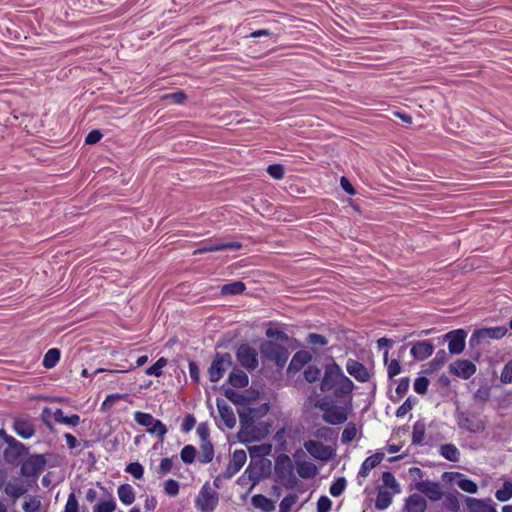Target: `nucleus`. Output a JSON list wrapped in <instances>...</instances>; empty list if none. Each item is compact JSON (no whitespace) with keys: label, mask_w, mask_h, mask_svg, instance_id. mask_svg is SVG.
Listing matches in <instances>:
<instances>
[{"label":"nucleus","mask_w":512,"mask_h":512,"mask_svg":"<svg viewBox=\"0 0 512 512\" xmlns=\"http://www.w3.org/2000/svg\"><path fill=\"white\" fill-rule=\"evenodd\" d=\"M354 388L353 381L337 363L328 364L320 382V390L326 395L315 406L326 413L324 416H346L352 406Z\"/></svg>","instance_id":"f257e3e1"},{"label":"nucleus","mask_w":512,"mask_h":512,"mask_svg":"<svg viewBox=\"0 0 512 512\" xmlns=\"http://www.w3.org/2000/svg\"><path fill=\"white\" fill-rule=\"evenodd\" d=\"M268 338H275L278 342L266 340L260 345V353L265 361L273 362L277 368L282 369L286 365L289 358L288 335L278 329L269 328L266 330Z\"/></svg>","instance_id":"f03ea898"},{"label":"nucleus","mask_w":512,"mask_h":512,"mask_svg":"<svg viewBox=\"0 0 512 512\" xmlns=\"http://www.w3.org/2000/svg\"><path fill=\"white\" fill-rule=\"evenodd\" d=\"M225 395L232 403L238 406L237 412L239 416H265L269 411L267 403H261L257 406L256 402L259 399L258 391L241 393L227 389Z\"/></svg>","instance_id":"7ed1b4c3"},{"label":"nucleus","mask_w":512,"mask_h":512,"mask_svg":"<svg viewBox=\"0 0 512 512\" xmlns=\"http://www.w3.org/2000/svg\"><path fill=\"white\" fill-rule=\"evenodd\" d=\"M240 437L243 441L251 442L261 440L269 434V424L261 418H240Z\"/></svg>","instance_id":"20e7f679"},{"label":"nucleus","mask_w":512,"mask_h":512,"mask_svg":"<svg viewBox=\"0 0 512 512\" xmlns=\"http://www.w3.org/2000/svg\"><path fill=\"white\" fill-rule=\"evenodd\" d=\"M236 359L239 364L248 371L255 370L259 365L257 350L247 343L238 346Z\"/></svg>","instance_id":"39448f33"},{"label":"nucleus","mask_w":512,"mask_h":512,"mask_svg":"<svg viewBox=\"0 0 512 512\" xmlns=\"http://www.w3.org/2000/svg\"><path fill=\"white\" fill-rule=\"evenodd\" d=\"M8 447L3 452L4 460L9 464H19L28 454L26 447L11 436L5 437Z\"/></svg>","instance_id":"423d86ee"},{"label":"nucleus","mask_w":512,"mask_h":512,"mask_svg":"<svg viewBox=\"0 0 512 512\" xmlns=\"http://www.w3.org/2000/svg\"><path fill=\"white\" fill-rule=\"evenodd\" d=\"M218 501V493L206 483L200 490L196 499V505L202 512H211L216 508Z\"/></svg>","instance_id":"0eeeda50"},{"label":"nucleus","mask_w":512,"mask_h":512,"mask_svg":"<svg viewBox=\"0 0 512 512\" xmlns=\"http://www.w3.org/2000/svg\"><path fill=\"white\" fill-rule=\"evenodd\" d=\"M231 364L232 357L229 353H217L208 369L209 380L211 382L219 381Z\"/></svg>","instance_id":"6e6552de"},{"label":"nucleus","mask_w":512,"mask_h":512,"mask_svg":"<svg viewBox=\"0 0 512 512\" xmlns=\"http://www.w3.org/2000/svg\"><path fill=\"white\" fill-rule=\"evenodd\" d=\"M275 473L281 480L294 482V467L292 460L286 454L279 455L275 460Z\"/></svg>","instance_id":"1a4fd4ad"},{"label":"nucleus","mask_w":512,"mask_h":512,"mask_svg":"<svg viewBox=\"0 0 512 512\" xmlns=\"http://www.w3.org/2000/svg\"><path fill=\"white\" fill-rule=\"evenodd\" d=\"M304 447L311 456L322 461H328L334 455V450L330 446H326L318 441H306Z\"/></svg>","instance_id":"9d476101"},{"label":"nucleus","mask_w":512,"mask_h":512,"mask_svg":"<svg viewBox=\"0 0 512 512\" xmlns=\"http://www.w3.org/2000/svg\"><path fill=\"white\" fill-rule=\"evenodd\" d=\"M467 333L463 329L448 332L445 338L448 340V349L451 354H460L465 349Z\"/></svg>","instance_id":"9b49d317"},{"label":"nucleus","mask_w":512,"mask_h":512,"mask_svg":"<svg viewBox=\"0 0 512 512\" xmlns=\"http://www.w3.org/2000/svg\"><path fill=\"white\" fill-rule=\"evenodd\" d=\"M347 372L358 382L365 383L370 380L371 374L365 365L355 359L349 358L346 362Z\"/></svg>","instance_id":"f8f14e48"},{"label":"nucleus","mask_w":512,"mask_h":512,"mask_svg":"<svg viewBox=\"0 0 512 512\" xmlns=\"http://www.w3.org/2000/svg\"><path fill=\"white\" fill-rule=\"evenodd\" d=\"M46 460L43 455L30 456L21 466V474L23 476H34L45 467Z\"/></svg>","instance_id":"ddd939ff"},{"label":"nucleus","mask_w":512,"mask_h":512,"mask_svg":"<svg viewBox=\"0 0 512 512\" xmlns=\"http://www.w3.org/2000/svg\"><path fill=\"white\" fill-rule=\"evenodd\" d=\"M246 459L247 456L244 450H235L226 470L223 472L224 479L232 478L244 466Z\"/></svg>","instance_id":"4468645a"},{"label":"nucleus","mask_w":512,"mask_h":512,"mask_svg":"<svg viewBox=\"0 0 512 512\" xmlns=\"http://www.w3.org/2000/svg\"><path fill=\"white\" fill-rule=\"evenodd\" d=\"M450 372L463 379H469L476 372V365L470 360L459 359L450 365Z\"/></svg>","instance_id":"2eb2a0df"},{"label":"nucleus","mask_w":512,"mask_h":512,"mask_svg":"<svg viewBox=\"0 0 512 512\" xmlns=\"http://www.w3.org/2000/svg\"><path fill=\"white\" fill-rule=\"evenodd\" d=\"M415 488L433 501H438L443 496L440 484L437 482L419 481L415 483Z\"/></svg>","instance_id":"dca6fc26"},{"label":"nucleus","mask_w":512,"mask_h":512,"mask_svg":"<svg viewBox=\"0 0 512 512\" xmlns=\"http://www.w3.org/2000/svg\"><path fill=\"white\" fill-rule=\"evenodd\" d=\"M242 247V243L238 241L214 242L202 245L194 251V254H203L208 252L221 251L225 249L237 250Z\"/></svg>","instance_id":"f3484780"},{"label":"nucleus","mask_w":512,"mask_h":512,"mask_svg":"<svg viewBox=\"0 0 512 512\" xmlns=\"http://www.w3.org/2000/svg\"><path fill=\"white\" fill-rule=\"evenodd\" d=\"M434 346L429 340L418 341L413 344L411 354L415 360L423 361L433 354Z\"/></svg>","instance_id":"a211bd4d"},{"label":"nucleus","mask_w":512,"mask_h":512,"mask_svg":"<svg viewBox=\"0 0 512 512\" xmlns=\"http://www.w3.org/2000/svg\"><path fill=\"white\" fill-rule=\"evenodd\" d=\"M136 420L140 425L146 426L149 433L155 434L161 440L167 432L166 426L154 418H136Z\"/></svg>","instance_id":"6ab92c4d"},{"label":"nucleus","mask_w":512,"mask_h":512,"mask_svg":"<svg viewBox=\"0 0 512 512\" xmlns=\"http://www.w3.org/2000/svg\"><path fill=\"white\" fill-rule=\"evenodd\" d=\"M469 512H497L491 500L484 501L472 497H465Z\"/></svg>","instance_id":"aec40b11"},{"label":"nucleus","mask_w":512,"mask_h":512,"mask_svg":"<svg viewBox=\"0 0 512 512\" xmlns=\"http://www.w3.org/2000/svg\"><path fill=\"white\" fill-rule=\"evenodd\" d=\"M426 508L427 502L420 494L414 493L405 501L404 509L406 512H425Z\"/></svg>","instance_id":"412c9836"},{"label":"nucleus","mask_w":512,"mask_h":512,"mask_svg":"<svg viewBox=\"0 0 512 512\" xmlns=\"http://www.w3.org/2000/svg\"><path fill=\"white\" fill-rule=\"evenodd\" d=\"M458 425L470 433H479L485 429V423L481 418H460Z\"/></svg>","instance_id":"4be33fe9"},{"label":"nucleus","mask_w":512,"mask_h":512,"mask_svg":"<svg viewBox=\"0 0 512 512\" xmlns=\"http://www.w3.org/2000/svg\"><path fill=\"white\" fill-rule=\"evenodd\" d=\"M383 458L384 453L382 452H377L374 455L366 458L365 461L362 463L358 476L365 478L371 469H373L374 467L381 463Z\"/></svg>","instance_id":"5701e85b"},{"label":"nucleus","mask_w":512,"mask_h":512,"mask_svg":"<svg viewBox=\"0 0 512 512\" xmlns=\"http://www.w3.org/2000/svg\"><path fill=\"white\" fill-rule=\"evenodd\" d=\"M450 480L454 481L459 488L468 493H475L477 491V485L470 479H467L461 473H453L450 476Z\"/></svg>","instance_id":"b1692460"},{"label":"nucleus","mask_w":512,"mask_h":512,"mask_svg":"<svg viewBox=\"0 0 512 512\" xmlns=\"http://www.w3.org/2000/svg\"><path fill=\"white\" fill-rule=\"evenodd\" d=\"M251 504L254 508L260 509L263 512H272L275 510L274 502L262 494L254 495L251 498Z\"/></svg>","instance_id":"393cba45"},{"label":"nucleus","mask_w":512,"mask_h":512,"mask_svg":"<svg viewBox=\"0 0 512 512\" xmlns=\"http://www.w3.org/2000/svg\"><path fill=\"white\" fill-rule=\"evenodd\" d=\"M13 426L16 433L23 438H30L34 434L33 426L24 418H16Z\"/></svg>","instance_id":"a878e982"},{"label":"nucleus","mask_w":512,"mask_h":512,"mask_svg":"<svg viewBox=\"0 0 512 512\" xmlns=\"http://www.w3.org/2000/svg\"><path fill=\"white\" fill-rule=\"evenodd\" d=\"M248 376L247 374L240 370V369H234L228 377V382L231 386L235 388H243L248 385Z\"/></svg>","instance_id":"bb28decb"},{"label":"nucleus","mask_w":512,"mask_h":512,"mask_svg":"<svg viewBox=\"0 0 512 512\" xmlns=\"http://www.w3.org/2000/svg\"><path fill=\"white\" fill-rule=\"evenodd\" d=\"M297 473L303 479H310L317 475L318 469L315 464L307 461L297 463Z\"/></svg>","instance_id":"cd10ccee"},{"label":"nucleus","mask_w":512,"mask_h":512,"mask_svg":"<svg viewBox=\"0 0 512 512\" xmlns=\"http://www.w3.org/2000/svg\"><path fill=\"white\" fill-rule=\"evenodd\" d=\"M311 360V355L307 351H298L292 357L289 364V370L299 371L305 364Z\"/></svg>","instance_id":"c85d7f7f"},{"label":"nucleus","mask_w":512,"mask_h":512,"mask_svg":"<svg viewBox=\"0 0 512 512\" xmlns=\"http://www.w3.org/2000/svg\"><path fill=\"white\" fill-rule=\"evenodd\" d=\"M439 453L442 457L451 462H458L460 460V452L454 444L441 445Z\"/></svg>","instance_id":"c756f323"},{"label":"nucleus","mask_w":512,"mask_h":512,"mask_svg":"<svg viewBox=\"0 0 512 512\" xmlns=\"http://www.w3.org/2000/svg\"><path fill=\"white\" fill-rule=\"evenodd\" d=\"M118 496L121 502L125 505H130L135 500V493L131 485L122 484L118 487Z\"/></svg>","instance_id":"7c9ffc66"},{"label":"nucleus","mask_w":512,"mask_h":512,"mask_svg":"<svg viewBox=\"0 0 512 512\" xmlns=\"http://www.w3.org/2000/svg\"><path fill=\"white\" fill-rule=\"evenodd\" d=\"M5 493L13 500L18 499L27 492V488L22 483L8 482L5 485Z\"/></svg>","instance_id":"2f4dec72"},{"label":"nucleus","mask_w":512,"mask_h":512,"mask_svg":"<svg viewBox=\"0 0 512 512\" xmlns=\"http://www.w3.org/2000/svg\"><path fill=\"white\" fill-rule=\"evenodd\" d=\"M60 357V350L58 348H51L45 353L42 364L45 368L51 369L57 365Z\"/></svg>","instance_id":"473e14b6"},{"label":"nucleus","mask_w":512,"mask_h":512,"mask_svg":"<svg viewBox=\"0 0 512 512\" xmlns=\"http://www.w3.org/2000/svg\"><path fill=\"white\" fill-rule=\"evenodd\" d=\"M246 289L245 283L242 281H233L221 287V294L223 295H239Z\"/></svg>","instance_id":"72a5a7b5"},{"label":"nucleus","mask_w":512,"mask_h":512,"mask_svg":"<svg viewBox=\"0 0 512 512\" xmlns=\"http://www.w3.org/2000/svg\"><path fill=\"white\" fill-rule=\"evenodd\" d=\"M392 502V495L390 492L379 488L377 498L375 501V507L378 510L386 509Z\"/></svg>","instance_id":"f704fd0d"},{"label":"nucleus","mask_w":512,"mask_h":512,"mask_svg":"<svg viewBox=\"0 0 512 512\" xmlns=\"http://www.w3.org/2000/svg\"><path fill=\"white\" fill-rule=\"evenodd\" d=\"M122 402H126V398L124 395H108L101 405V410L103 412H107L110 408H112L115 405H120Z\"/></svg>","instance_id":"c9c22d12"},{"label":"nucleus","mask_w":512,"mask_h":512,"mask_svg":"<svg viewBox=\"0 0 512 512\" xmlns=\"http://www.w3.org/2000/svg\"><path fill=\"white\" fill-rule=\"evenodd\" d=\"M272 450L271 445L269 444H261L257 446H253L249 448L251 460H257L260 457H265L266 455L270 454Z\"/></svg>","instance_id":"e433bc0d"},{"label":"nucleus","mask_w":512,"mask_h":512,"mask_svg":"<svg viewBox=\"0 0 512 512\" xmlns=\"http://www.w3.org/2000/svg\"><path fill=\"white\" fill-rule=\"evenodd\" d=\"M245 473L247 474L248 476V481L251 482V486L249 488V491H251L254 486L256 484H258V482L264 478L263 477V473L262 472H259L257 470V467H255L251 462L249 464V466L247 467V469L245 470Z\"/></svg>","instance_id":"4c0bfd02"},{"label":"nucleus","mask_w":512,"mask_h":512,"mask_svg":"<svg viewBox=\"0 0 512 512\" xmlns=\"http://www.w3.org/2000/svg\"><path fill=\"white\" fill-rule=\"evenodd\" d=\"M168 361L165 357H160L152 366L148 367L145 371L147 375L159 377L163 374V368L167 365Z\"/></svg>","instance_id":"58836bf2"},{"label":"nucleus","mask_w":512,"mask_h":512,"mask_svg":"<svg viewBox=\"0 0 512 512\" xmlns=\"http://www.w3.org/2000/svg\"><path fill=\"white\" fill-rule=\"evenodd\" d=\"M251 463L257 467V470L259 472H262L263 473V477H266L270 474V471H271V466H272V463H271V460L265 458V457H260L259 459L257 460H251Z\"/></svg>","instance_id":"ea45409f"},{"label":"nucleus","mask_w":512,"mask_h":512,"mask_svg":"<svg viewBox=\"0 0 512 512\" xmlns=\"http://www.w3.org/2000/svg\"><path fill=\"white\" fill-rule=\"evenodd\" d=\"M214 455L213 446L210 442H203L201 445V453L199 456V461L201 463H209L212 461Z\"/></svg>","instance_id":"a19ab883"},{"label":"nucleus","mask_w":512,"mask_h":512,"mask_svg":"<svg viewBox=\"0 0 512 512\" xmlns=\"http://www.w3.org/2000/svg\"><path fill=\"white\" fill-rule=\"evenodd\" d=\"M425 424L422 421H417L413 427L412 442L414 444H421L424 440Z\"/></svg>","instance_id":"79ce46f5"},{"label":"nucleus","mask_w":512,"mask_h":512,"mask_svg":"<svg viewBox=\"0 0 512 512\" xmlns=\"http://www.w3.org/2000/svg\"><path fill=\"white\" fill-rule=\"evenodd\" d=\"M298 501V496L296 494H289L285 496L279 505V512H291L292 507Z\"/></svg>","instance_id":"37998d69"},{"label":"nucleus","mask_w":512,"mask_h":512,"mask_svg":"<svg viewBox=\"0 0 512 512\" xmlns=\"http://www.w3.org/2000/svg\"><path fill=\"white\" fill-rule=\"evenodd\" d=\"M488 336L486 335L485 328L477 329L473 332L470 337L469 343L473 346H478L486 341H488Z\"/></svg>","instance_id":"c03bdc74"},{"label":"nucleus","mask_w":512,"mask_h":512,"mask_svg":"<svg viewBox=\"0 0 512 512\" xmlns=\"http://www.w3.org/2000/svg\"><path fill=\"white\" fill-rule=\"evenodd\" d=\"M488 339L499 340L502 339L508 332L504 326L485 328Z\"/></svg>","instance_id":"a18cd8bd"},{"label":"nucleus","mask_w":512,"mask_h":512,"mask_svg":"<svg viewBox=\"0 0 512 512\" xmlns=\"http://www.w3.org/2000/svg\"><path fill=\"white\" fill-rule=\"evenodd\" d=\"M495 496L499 501H507L509 498H511L512 497V482L506 481L503 484V487L496 491Z\"/></svg>","instance_id":"49530a36"},{"label":"nucleus","mask_w":512,"mask_h":512,"mask_svg":"<svg viewBox=\"0 0 512 512\" xmlns=\"http://www.w3.org/2000/svg\"><path fill=\"white\" fill-rule=\"evenodd\" d=\"M266 172L275 180L284 178L285 169L281 164H271L267 167Z\"/></svg>","instance_id":"de8ad7c7"},{"label":"nucleus","mask_w":512,"mask_h":512,"mask_svg":"<svg viewBox=\"0 0 512 512\" xmlns=\"http://www.w3.org/2000/svg\"><path fill=\"white\" fill-rule=\"evenodd\" d=\"M320 375L321 370L314 365L308 366L304 371V378L309 383L317 381L320 378Z\"/></svg>","instance_id":"09e8293b"},{"label":"nucleus","mask_w":512,"mask_h":512,"mask_svg":"<svg viewBox=\"0 0 512 512\" xmlns=\"http://www.w3.org/2000/svg\"><path fill=\"white\" fill-rule=\"evenodd\" d=\"M181 459L186 464H191L196 457V449L191 445H186L180 453Z\"/></svg>","instance_id":"8fccbe9b"},{"label":"nucleus","mask_w":512,"mask_h":512,"mask_svg":"<svg viewBox=\"0 0 512 512\" xmlns=\"http://www.w3.org/2000/svg\"><path fill=\"white\" fill-rule=\"evenodd\" d=\"M357 435V428L354 424H348L342 432L341 440L343 443H350Z\"/></svg>","instance_id":"3c124183"},{"label":"nucleus","mask_w":512,"mask_h":512,"mask_svg":"<svg viewBox=\"0 0 512 512\" xmlns=\"http://www.w3.org/2000/svg\"><path fill=\"white\" fill-rule=\"evenodd\" d=\"M306 341L308 344L315 346H325L328 344L327 338L318 333H309Z\"/></svg>","instance_id":"603ef678"},{"label":"nucleus","mask_w":512,"mask_h":512,"mask_svg":"<svg viewBox=\"0 0 512 512\" xmlns=\"http://www.w3.org/2000/svg\"><path fill=\"white\" fill-rule=\"evenodd\" d=\"M346 486V480L345 478L341 477L337 479L331 486H330V494L334 497L340 496Z\"/></svg>","instance_id":"864d4df0"},{"label":"nucleus","mask_w":512,"mask_h":512,"mask_svg":"<svg viewBox=\"0 0 512 512\" xmlns=\"http://www.w3.org/2000/svg\"><path fill=\"white\" fill-rule=\"evenodd\" d=\"M443 503L448 510L453 512L458 511L460 507L458 498L453 494L446 495Z\"/></svg>","instance_id":"5fc2aeb1"},{"label":"nucleus","mask_w":512,"mask_h":512,"mask_svg":"<svg viewBox=\"0 0 512 512\" xmlns=\"http://www.w3.org/2000/svg\"><path fill=\"white\" fill-rule=\"evenodd\" d=\"M115 509V502L113 500H109L96 504L93 508V512H114Z\"/></svg>","instance_id":"6e6d98bb"},{"label":"nucleus","mask_w":512,"mask_h":512,"mask_svg":"<svg viewBox=\"0 0 512 512\" xmlns=\"http://www.w3.org/2000/svg\"><path fill=\"white\" fill-rule=\"evenodd\" d=\"M429 386V380L427 377H418L414 382V390L418 394H425Z\"/></svg>","instance_id":"4d7b16f0"},{"label":"nucleus","mask_w":512,"mask_h":512,"mask_svg":"<svg viewBox=\"0 0 512 512\" xmlns=\"http://www.w3.org/2000/svg\"><path fill=\"white\" fill-rule=\"evenodd\" d=\"M162 99L171 100L174 104H182L187 99V96L183 91H177L164 95Z\"/></svg>","instance_id":"13d9d810"},{"label":"nucleus","mask_w":512,"mask_h":512,"mask_svg":"<svg viewBox=\"0 0 512 512\" xmlns=\"http://www.w3.org/2000/svg\"><path fill=\"white\" fill-rule=\"evenodd\" d=\"M143 466L138 462L130 463L126 467V472L130 473L136 479H140L143 477Z\"/></svg>","instance_id":"bf43d9fd"},{"label":"nucleus","mask_w":512,"mask_h":512,"mask_svg":"<svg viewBox=\"0 0 512 512\" xmlns=\"http://www.w3.org/2000/svg\"><path fill=\"white\" fill-rule=\"evenodd\" d=\"M41 506L40 500L35 497L29 498L28 501H25L23 504V510L25 512H38Z\"/></svg>","instance_id":"052dcab7"},{"label":"nucleus","mask_w":512,"mask_h":512,"mask_svg":"<svg viewBox=\"0 0 512 512\" xmlns=\"http://www.w3.org/2000/svg\"><path fill=\"white\" fill-rule=\"evenodd\" d=\"M500 379L503 383H512V359L503 367Z\"/></svg>","instance_id":"680f3d73"},{"label":"nucleus","mask_w":512,"mask_h":512,"mask_svg":"<svg viewBox=\"0 0 512 512\" xmlns=\"http://www.w3.org/2000/svg\"><path fill=\"white\" fill-rule=\"evenodd\" d=\"M387 373H388V377L390 379L394 378L395 376H397L398 374L401 373V365H400V362L396 359H393L391 360L389 363H388V367H387Z\"/></svg>","instance_id":"e2e57ef3"},{"label":"nucleus","mask_w":512,"mask_h":512,"mask_svg":"<svg viewBox=\"0 0 512 512\" xmlns=\"http://www.w3.org/2000/svg\"><path fill=\"white\" fill-rule=\"evenodd\" d=\"M102 137H103L102 132L98 129H94L86 135L85 144H88V145L96 144L101 140Z\"/></svg>","instance_id":"0e129e2a"},{"label":"nucleus","mask_w":512,"mask_h":512,"mask_svg":"<svg viewBox=\"0 0 512 512\" xmlns=\"http://www.w3.org/2000/svg\"><path fill=\"white\" fill-rule=\"evenodd\" d=\"M382 481L385 487H389L391 489L398 488V483L394 477V475L388 471L383 472Z\"/></svg>","instance_id":"69168bd1"},{"label":"nucleus","mask_w":512,"mask_h":512,"mask_svg":"<svg viewBox=\"0 0 512 512\" xmlns=\"http://www.w3.org/2000/svg\"><path fill=\"white\" fill-rule=\"evenodd\" d=\"M165 492L170 496H176L179 493V483L173 479H169L165 483Z\"/></svg>","instance_id":"338daca9"},{"label":"nucleus","mask_w":512,"mask_h":512,"mask_svg":"<svg viewBox=\"0 0 512 512\" xmlns=\"http://www.w3.org/2000/svg\"><path fill=\"white\" fill-rule=\"evenodd\" d=\"M332 502L327 496H321L317 502V512H328Z\"/></svg>","instance_id":"774afa93"}]
</instances>
